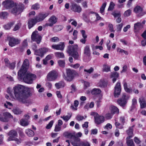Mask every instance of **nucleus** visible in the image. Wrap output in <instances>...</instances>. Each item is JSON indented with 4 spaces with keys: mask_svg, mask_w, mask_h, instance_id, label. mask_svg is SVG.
<instances>
[{
    "mask_svg": "<svg viewBox=\"0 0 146 146\" xmlns=\"http://www.w3.org/2000/svg\"><path fill=\"white\" fill-rule=\"evenodd\" d=\"M14 94L16 99L23 103L26 102V99L31 96L30 90L21 85H18L13 88Z\"/></svg>",
    "mask_w": 146,
    "mask_h": 146,
    "instance_id": "f257e3e1",
    "label": "nucleus"
},
{
    "mask_svg": "<svg viewBox=\"0 0 146 146\" xmlns=\"http://www.w3.org/2000/svg\"><path fill=\"white\" fill-rule=\"evenodd\" d=\"M22 78L21 79L19 78V76L18 75L19 80L20 81L23 80L25 82L29 84H32L33 81L36 78V76L35 74L28 73L27 72L24 74L22 73Z\"/></svg>",
    "mask_w": 146,
    "mask_h": 146,
    "instance_id": "f03ea898",
    "label": "nucleus"
},
{
    "mask_svg": "<svg viewBox=\"0 0 146 146\" xmlns=\"http://www.w3.org/2000/svg\"><path fill=\"white\" fill-rule=\"evenodd\" d=\"M66 76H63V78L68 81H71L74 79L76 76H78V73L75 70L69 68L66 69Z\"/></svg>",
    "mask_w": 146,
    "mask_h": 146,
    "instance_id": "7ed1b4c3",
    "label": "nucleus"
},
{
    "mask_svg": "<svg viewBox=\"0 0 146 146\" xmlns=\"http://www.w3.org/2000/svg\"><path fill=\"white\" fill-rule=\"evenodd\" d=\"M7 134L9 136L7 139L8 141H15L17 144L21 143V141L16 137L17 136L18 134L15 130H11Z\"/></svg>",
    "mask_w": 146,
    "mask_h": 146,
    "instance_id": "20e7f679",
    "label": "nucleus"
},
{
    "mask_svg": "<svg viewBox=\"0 0 146 146\" xmlns=\"http://www.w3.org/2000/svg\"><path fill=\"white\" fill-rule=\"evenodd\" d=\"M29 65V63L28 60L25 59L23 62L21 69L18 73V74L19 76V78L21 79L22 78V73H23L24 74L27 72Z\"/></svg>",
    "mask_w": 146,
    "mask_h": 146,
    "instance_id": "39448f33",
    "label": "nucleus"
},
{
    "mask_svg": "<svg viewBox=\"0 0 146 146\" xmlns=\"http://www.w3.org/2000/svg\"><path fill=\"white\" fill-rule=\"evenodd\" d=\"M58 76V72L56 70H52L48 73L47 76V79L49 81H54L57 79Z\"/></svg>",
    "mask_w": 146,
    "mask_h": 146,
    "instance_id": "423d86ee",
    "label": "nucleus"
},
{
    "mask_svg": "<svg viewBox=\"0 0 146 146\" xmlns=\"http://www.w3.org/2000/svg\"><path fill=\"white\" fill-rule=\"evenodd\" d=\"M31 39L32 40L35 41L38 44H39L41 41L42 37L39 35L38 31H35L33 32L31 36Z\"/></svg>",
    "mask_w": 146,
    "mask_h": 146,
    "instance_id": "0eeeda50",
    "label": "nucleus"
},
{
    "mask_svg": "<svg viewBox=\"0 0 146 146\" xmlns=\"http://www.w3.org/2000/svg\"><path fill=\"white\" fill-rule=\"evenodd\" d=\"M127 98H126V94L125 93L122 94L121 98L118 99L117 102L120 106L124 107L126 105L127 103Z\"/></svg>",
    "mask_w": 146,
    "mask_h": 146,
    "instance_id": "6e6552de",
    "label": "nucleus"
},
{
    "mask_svg": "<svg viewBox=\"0 0 146 146\" xmlns=\"http://www.w3.org/2000/svg\"><path fill=\"white\" fill-rule=\"evenodd\" d=\"M134 11L139 17H141L146 13L145 11H143V8L140 6H137L134 9Z\"/></svg>",
    "mask_w": 146,
    "mask_h": 146,
    "instance_id": "1a4fd4ad",
    "label": "nucleus"
},
{
    "mask_svg": "<svg viewBox=\"0 0 146 146\" xmlns=\"http://www.w3.org/2000/svg\"><path fill=\"white\" fill-rule=\"evenodd\" d=\"M121 91V85L120 82H118L114 87V94L115 98H117L119 96Z\"/></svg>",
    "mask_w": 146,
    "mask_h": 146,
    "instance_id": "9d476101",
    "label": "nucleus"
},
{
    "mask_svg": "<svg viewBox=\"0 0 146 146\" xmlns=\"http://www.w3.org/2000/svg\"><path fill=\"white\" fill-rule=\"evenodd\" d=\"M9 44L11 47L19 44L20 42V40L14 37H9Z\"/></svg>",
    "mask_w": 146,
    "mask_h": 146,
    "instance_id": "9b49d317",
    "label": "nucleus"
},
{
    "mask_svg": "<svg viewBox=\"0 0 146 146\" xmlns=\"http://www.w3.org/2000/svg\"><path fill=\"white\" fill-rule=\"evenodd\" d=\"M49 50V49L45 47L42 48L38 50V51H36L35 55L40 56L42 57L44 54L47 52Z\"/></svg>",
    "mask_w": 146,
    "mask_h": 146,
    "instance_id": "f8f14e48",
    "label": "nucleus"
},
{
    "mask_svg": "<svg viewBox=\"0 0 146 146\" xmlns=\"http://www.w3.org/2000/svg\"><path fill=\"white\" fill-rule=\"evenodd\" d=\"M49 15V13H40L38 16H36L35 17L36 18V21L38 22L42 21L47 17Z\"/></svg>",
    "mask_w": 146,
    "mask_h": 146,
    "instance_id": "ddd939ff",
    "label": "nucleus"
},
{
    "mask_svg": "<svg viewBox=\"0 0 146 146\" xmlns=\"http://www.w3.org/2000/svg\"><path fill=\"white\" fill-rule=\"evenodd\" d=\"M2 5L5 9H8L13 7L14 3L12 1L7 0L3 2Z\"/></svg>",
    "mask_w": 146,
    "mask_h": 146,
    "instance_id": "4468645a",
    "label": "nucleus"
},
{
    "mask_svg": "<svg viewBox=\"0 0 146 146\" xmlns=\"http://www.w3.org/2000/svg\"><path fill=\"white\" fill-rule=\"evenodd\" d=\"M48 23H46L45 25L50 27H52L57 21V18L54 16H52L48 19Z\"/></svg>",
    "mask_w": 146,
    "mask_h": 146,
    "instance_id": "2eb2a0df",
    "label": "nucleus"
},
{
    "mask_svg": "<svg viewBox=\"0 0 146 146\" xmlns=\"http://www.w3.org/2000/svg\"><path fill=\"white\" fill-rule=\"evenodd\" d=\"M3 115L4 117H3L2 116L0 115V120L3 122H7L8 121V118H13V116L11 114L8 112H5L3 113Z\"/></svg>",
    "mask_w": 146,
    "mask_h": 146,
    "instance_id": "dca6fc26",
    "label": "nucleus"
},
{
    "mask_svg": "<svg viewBox=\"0 0 146 146\" xmlns=\"http://www.w3.org/2000/svg\"><path fill=\"white\" fill-rule=\"evenodd\" d=\"M78 46L77 44L69 46L68 47L67 52L70 55L77 51Z\"/></svg>",
    "mask_w": 146,
    "mask_h": 146,
    "instance_id": "f3484780",
    "label": "nucleus"
},
{
    "mask_svg": "<svg viewBox=\"0 0 146 146\" xmlns=\"http://www.w3.org/2000/svg\"><path fill=\"white\" fill-rule=\"evenodd\" d=\"M64 47V43L63 42H61L58 44H53L52 46V48L61 50H63Z\"/></svg>",
    "mask_w": 146,
    "mask_h": 146,
    "instance_id": "a211bd4d",
    "label": "nucleus"
},
{
    "mask_svg": "<svg viewBox=\"0 0 146 146\" xmlns=\"http://www.w3.org/2000/svg\"><path fill=\"white\" fill-rule=\"evenodd\" d=\"M94 119L95 123L98 125L104 121L105 117L103 116L100 115L98 114L95 117Z\"/></svg>",
    "mask_w": 146,
    "mask_h": 146,
    "instance_id": "6ab92c4d",
    "label": "nucleus"
},
{
    "mask_svg": "<svg viewBox=\"0 0 146 146\" xmlns=\"http://www.w3.org/2000/svg\"><path fill=\"white\" fill-rule=\"evenodd\" d=\"M72 10L74 12L80 13L82 11V8L79 5L74 3L72 6Z\"/></svg>",
    "mask_w": 146,
    "mask_h": 146,
    "instance_id": "aec40b11",
    "label": "nucleus"
},
{
    "mask_svg": "<svg viewBox=\"0 0 146 146\" xmlns=\"http://www.w3.org/2000/svg\"><path fill=\"white\" fill-rule=\"evenodd\" d=\"M134 125L129 127L128 130L126 131L127 134L129 136L127 137L126 139H129L133 136V128Z\"/></svg>",
    "mask_w": 146,
    "mask_h": 146,
    "instance_id": "412c9836",
    "label": "nucleus"
},
{
    "mask_svg": "<svg viewBox=\"0 0 146 146\" xmlns=\"http://www.w3.org/2000/svg\"><path fill=\"white\" fill-rule=\"evenodd\" d=\"M84 53L86 56L89 57L91 54V51L90 46L86 45L84 48Z\"/></svg>",
    "mask_w": 146,
    "mask_h": 146,
    "instance_id": "4be33fe9",
    "label": "nucleus"
},
{
    "mask_svg": "<svg viewBox=\"0 0 146 146\" xmlns=\"http://www.w3.org/2000/svg\"><path fill=\"white\" fill-rule=\"evenodd\" d=\"M38 22L36 21V18L34 19H30L28 22V26L29 29L32 27L35 24Z\"/></svg>",
    "mask_w": 146,
    "mask_h": 146,
    "instance_id": "5701e85b",
    "label": "nucleus"
},
{
    "mask_svg": "<svg viewBox=\"0 0 146 146\" xmlns=\"http://www.w3.org/2000/svg\"><path fill=\"white\" fill-rule=\"evenodd\" d=\"M119 76V74L116 72H111L110 75L113 83L115 82Z\"/></svg>",
    "mask_w": 146,
    "mask_h": 146,
    "instance_id": "b1692460",
    "label": "nucleus"
},
{
    "mask_svg": "<svg viewBox=\"0 0 146 146\" xmlns=\"http://www.w3.org/2000/svg\"><path fill=\"white\" fill-rule=\"evenodd\" d=\"M143 27V25L140 22H138L134 25V29L135 30L137 31L140 30Z\"/></svg>",
    "mask_w": 146,
    "mask_h": 146,
    "instance_id": "393cba45",
    "label": "nucleus"
},
{
    "mask_svg": "<svg viewBox=\"0 0 146 146\" xmlns=\"http://www.w3.org/2000/svg\"><path fill=\"white\" fill-rule=\"evenodd\" d=\"M110 67V66L108 65L107 64H105L103 65L102 70L103 72H110L111 71Z\"/></svg>",
    "mask_w": 146,
    "mask_h": 146,
    "instance_id": "a878e982",
    "label": "nucleus"
},
{
    "mask_svg": "<svg viewBox=\"0 0 146 146\" xmlns=\"http://www.w3.org/2000/svg\"><path fill=\"white\" fill-rule=\"evenodd\" d=\"M107 83L104 80H101L98 84V86L100 87L104 88L106 87Z\"/></svg>",
    "mask_w": 146,
    "mask_h": 146,
    "instance_id": "bb28decb",
    "label": "nucleus"
},
{
    "mask_svg": "<svg viewBox=\"0 0 146 146\" xmlns=\"http://www.w3.org/2000/svg\"><path fill=\"white\" fill-rule=\"evenodd\" d=\"M101 92V90L100 89L95 88L92 90L91 93L93 95L96 96L100 94Z\"/></svg>",
    "mask_w": 146,
    "mask_h": 146,
    "instance_id": "cd10ccee",
    "label": "nucleus"
},
{
    "mask_svg": "<svg viewBox=\"0 0 146 146\" xmlns=\"http://www.w3.org/2000/svg\"><path fill=\"white\" fill-rule=\"evenodd\" d=\"M25 132L27 135L29 137H33L35 134L34 131L29 129H26Z\"/></svg>",
    "mask_w": 146,
    "mask_h": 146,
    "instance_id": "c85d7f7f",
    "label": "nucleus"
},
{
    "mask_svg": "<svg viewBox=\"0 0 146 146\" xmlns=\"http://www.w3.org/2000/svg\"><path fill=\"white\" fill-rule=\"evenodd\" d=\"M111 112L113 114L115 113H118L119 110L116 107L113 106H111Z\"/></svg>",
    "mask_w": 146,
    "mask_h": 146,
    "instance_id": "c756f323",
    "label": "nucleus"
},
{
    "mask_svg": "<svg viewBox=\"0 0 146 146\" xmlns=\"http://www.w3.org/2000/svg\"><path fill=\"white\" fill-rule=\"evenodd\" d=\"M8 15L7 12H2L0 13V18L1 19H5L7 18Z\"/></svg>",
    "mask_w": 146,
    "mask_h": 146,
    "instance_id": "7c9ffc66",
    "label": "nucleus"
},
{
    "mask_svg": "<svg viewBox=\"0 0 146 146\" xmlns=\"http://www.w3.org/2000/svg\"><path fill=\"white\" fill-rule=\"evenodd\" d=\"M94 70V68L91 67L88 70H86V69H84V74L86 75H89L90 74L92 73Z\"/></svg>",
    "mask_w": 146,
    "mask_h": 146,
    "instance_id": "2f4dec72",
    "label": "nucleus"
},
{
    "mask_svg": "<svg viewBox=\"0 0 146 146\" xmlns=\"http://www.w3.org/2000/svg\"><path fill=\"white\" fill-rule=\"evenodd\" d=\"M16 6L18 9V10L19 13L21 12L24 9V5L22 3H19L18 4H16Z\"/></svg>",
    "mask_w": 146,
    "mask_h": 146,
    "instance_id": "473e14b6",
    "label": "nucleus"
},
{
    "mask_svg": "<svg viewBox=\"0 0 146 146\" xmlns=\"http://www.w3.org/2000/svg\"><path fill=\"white\" fill-rule=\"evenodd\" d=\"M63 28V26L61 25H57L55 26L53 28L55 32H57L61 30Z\"/></svg>",
    "mask_w": 146,
    "mask_h": 146,
    "instance_id": "72a5a7b5",
    "label": "nucleus"
},
{
    "mask_svg": "<svg viewBox=\"0 0 146 146\" xmlns=\"http://www.w3.org/2000/svg\"><path fill=\"white\" fill-rule=\"evenodd\" d=\"M107 5V3L106 2L104 3L101 6L100 9V12L102 14L104 15V12L105 9Z\"/></svg>",
    "mask_w": 146,
    "mask_h": 146,
    "instance_id": "f704fd0d",
    "label": "nucleus"
},
{
    "mask_svg": "<svg viewBox=\"0 0 146 146\" xmlns=\"http://www.w3.org/2000/svg\"><path fill=\"white\" fill-rule=\"evenodd\" d=\"M55 85L56 88L59 89L64 86V83L62 81H60L58 83H56Z\"/></svg>",
    "mask_w": 146,
    "mask_h": 146,
    "instance_id": "c9c22d12",
    "label": "nucleus"
},
{
    "mask_svg": "<svg viewBox=\"0 0 146 146\" xmlns=\"http://www.w3.org/2000/svg\"><path fill=\"white\" fill-rule=\"evenodd\" d=\"M56 56L58 58H63L64 57V55L62 52H58L55 53Z\"/></svg>",
    "mask_w": 146,
    "mask_h": 146,
    "instance_id": "e433bc0d",
    "label": "nucleus"
},
{
    "mask_svg": "<svg viewBox=\"0 0 146 146\" xmlns=\"http://www.w3.org/2000/svg\"><path fill=\"white\" fill-rule=\"evenodd\" d=\"M137 105V101L134 98L132 100V104L131 106V108L130 111H132V109L135 108Z\"/></svg>",
    "mask_w": 146,
    "mask_h": 146,
    "instance_id": "4c0bfd02",
    "label": "nucleus"
},
{
    "mask_svg": "<svg viewBox=\"0 0 146 146\" xmlns=\"http://www.w3.org/2000/svg\"><path fill=\"white\" fill-rule=\"evenodd\" d=\"M70 55L72 56L75 60H78L80 58V56L77 51L73 53Z\"/></svg>",
    "mask_w": 146,
    "mask_h": 146,
    "instance_id": "58836bf2",
    "label": "nucleus"
},
{
    "mask_svg": "<svg viewBox=\"0 0 146 146\" xmlns=\"http://www.w3.org/2000/svg\"><path fill=\"white\" fill-rule=\"evenodd\" d=\"M139 100L141 108H145L146 106V103L145 101L143 99L141 100L140 98H139Z\"/></svg>",
    "mask_w": 146,
    "mask_h": 146,
    "instance_id": "ea45409f",
    "label": "nucleus"
},
{
    "mask_svg": "<svg viewBox=\"0 0 146 146\" xmlns=\"http://www.w3.org/2000/svg\"><path fill=\"white\" fill-rule=\"evenodd\" d=\"M12 111L16 115L20 114L22 112V111H21V110L18 108L13 109Z\"/></svg>",
    "mask_w": 146,
    "mask_h": 146,
    "instance_id": "a19ab883",
    "label": "nucleus"
},
{
    "mask_svg": "<svg viewBox=\"0 0 146 146\" xmlns=\"http://www.w3.org/2000/svg\"><path fill=\"white\" fill-rule=\"evenodd\" d=\"M124 88L125 90L127 92L130 93L131 91V90L128 88L127 87V83L125 81H124L123 83Z\"/></svg>",
    "mask_w": 146,
    "mask_h": 146,
    "instance_id": "79ce46f5",
    "label": "nucleus"
},
{
    "mask_svg": "<svg viewBox=\"0 0 146 146\" xmlns=\"http://www.w3.org/2000/svg\"><path fill=\"white\" fill-rule=\"evenodd\" d=\"M64 135L66 137L69 138H73L74 135L72 133L68 132H65L64 133Z\"/></svg>",
    "mask_w": 146,
    "mask_h": 146,
    "instance_id": "37998d69",
    "label": "nucleus"
},
{
    "mask_svg": "<svg viewBox=\"0 0 146 146\" xmlns=\"http://www.w3.org/2000/svg\"><path fill=\"white\" fill-rule=\"evenodd\" d=\"M126 143L128 146H135V145L132 139H127Z\"/></svg>",
    "mask_w": 146,
    "mask_h": 146,
    "instance_id": "c03bdc74",
    "label": "nucleus"
},
{
    "mask_svg": "<svg viewBox=\"0 0 146 146\" xmlns=\"http://www.w3.org/2000/svg\"><path fill=\"white\" fill-rule=\"evenodd\" d=\"M111 14L113 15L115 17H120L121 14L119 11H114Z\"/></svg>",
    "mask_w": 146,
    "mask_h": 146,
    "instance_id": "a18cd8bd",
    "label": "nucleus"
},
{
    "mask_svg": "<svg viewBox=\"0 0 146 146\" xmlns=\"http://www.w3.org/2000/svg\"><path fill=\"white\" fill-rule=\"evenodd\" d=\"M113 114L110 111L107 113L105 115V118L107 119H109L112 118Z\"/></svg>",
    "mask_w": 146,
    "mask_h": 146,
    "instance_id": "49530a36",
    "label": "nucleus"
},
{
    "mask_svg": "<svg viewBox=\"0 0 146 146\" xmlns=\"http://www.w3.org/2000/svg\"><path fill=\"white\" fill-rule=\"evenodd\" d=\"M81 146H90V143L87 141H82L80 142Z\"/></svg>",
    "mask_w": 146,
    "mask_h": 146,
    "instance_id": "de8ad7c7",
    "label": "nucleus"
},
{
    "mask_svg": "<svg viewBox=\"0 0 146 146\" xmlns=\"http://www.w3.org/2000/svg\"><path fill=\"white\" fill-rule=\"evenodd\" d=\"M18 10L16 5H15V6L12 9L11 12L13 14H16L17 13H19Z\"/></svg>",
    "mask_w": 146,
    "mask_h": 146,
    "instance_id": "09e8293b",
    "label": "nucleus"
},
{
    "mask_svg": "<svg viewBox=\"0 0 146 146\" xmlns=\"http://www.w3.org/2000/svg\"><path fill=\"white\" fill-rule=\"evenodd\" d=\"M21 124L23 126H26L28 125L29 124L27 119H22L20 121Z\"/></svg>",
    "mask_w": 146,
    "mask_h": 146,
    "instance_id": "8fccbe9b",
    "label": "nucleus"
},
{
    "mask_svg": "<svg viewBox=\"0 0 146 146\" xmlns=\"http://www.w3.org/2000/svg\"><path fill=\"white\" fill-rule=\"evenodd\" d=\"M74 141L71 142L72 144L73 143H76V144H78V142H79L80 141V139L78 137H75V136L73 138Z\"/></svg>",
    "mask_w": 146,
    "mask_h": 146,
    "instance_id": "3c124183",
    "label": "nucleus"
},
{
    "mask_svg": "<svg viewBox=\"0 0 146 146\" xmlns=\"http://www.w3.org/2000/svg\"><path fill=\"white\" fill-rule=\"evenodd\" d=\"M115 5V4L113 2H111L109 8L108 9V11H110L114 9Z\"/></svg>",
    "mask_w": 146,
    "mask_h": 146,
    "instance_id": "603ef678",
    "label": "nucleus"
},
{
    "mask_svg": "<svg viewBox=\"0 0 146 146\" xmlns=\"http://www.w3.org/2000/svg\"><path fill=\"white\" fill-rule=\"evenodd\" d=\"M115 125L116 126V127L117 128L120 129H121L123 128V125H121L119 123L116 122L115 123Z\"/></svg>",
    "mask_w": 146,
    "mask_h": 146,
    "instance_id": "864d4df0",
    "label": "nucleus"
},
{
    "mask_svg": "<svg viewBox=\"0 0 146 146\" xmlns=\"http://www.w3.org/2000/svg\"><path fill=\"white\" fill-rule=\"evenodd\" d=\"M31 8L34 10H38L40 8L39 5L37 3H35L32 5Z\"/></svg>",
    "mask_w": 146,
    "mask_h": 146,
    "instance_id": "5fc2aeb1",
    "label": "nucleus"
},
{
    "mask_svg": "<svg viewBox=\"0 0 146 146\" xmlns=\"http://www.w3.org/2000/svg\"><path fill=\"white\" fill-rule=\"evenodd\" d=\"M21 26V24L19 22L18 23L15 25L14 28L13 29V31H16L18 30L19 29Z\"/></svg>",
    "mask_w": 146,
    "mask_h": 146,
    "instance_id": "6e6d98bb",
    "label": "nucleus"
},
{
    "mask_svg": "<svg viewBox=\"0 0 146 146\" xmlns=\"http://www.w3.org/2000/svg\"><path fill=\"white\" fill-rule=\"evenodd\" d=\"M50 40L51 42H58L59 40V39L58 37L55 36L51 38Z\"/></svg>",
    "mask_w": 146,
    "mask_h": 146,
    "instance_id": "4d7b16f0",
    "label": "nucleus"
},
{
    "mask_svg": "<svg viewBox=\"0 0 146 146\" xmlns=\"http://www.w3.org/2000/svg\"><path fill=\"white\" fill-rule=\"evenodd\" d=\"M59 65L62 67H64L65 66V62L64 60H59L58 61Z\"/></svg>",
    "mask_w": 146,
    "mask_h": 146,
    "instance_id": "13d9d810",
    "label": "nucleus"
},
{
    "mask_svg": "<svg viewBox=\"0 0 146 146\" xmlns=\"http://www.w3.org/2000/svg\"><path fill=\"white\" fill-rule=\"evenodd\" d=\"M131 13V10L130 9H128L125 11L124 15L125 17H128L130 15Z\"/></svg>",
    "mask_w": 146,
    "mask_h": 146,
    "instance_id": "bf43d9fd",
    "label": "nucleus"
},
{
    "mask_svg": "<svg viewBox=\"0 0 146 146\" xmlns=\"http://www.w3.org/2000/svg\"><path fill=\"white\" fill-rule=\"evenodd\" d=\"M54 123V121L53 120L51 121L47 125L46 128L47 129H50Z\"/></svg>",
    "mask_w": 146,
    "mask_h": 146,
    "instance_id": "052dcab7",
    "label": "nucleus"
},
{
    "mask_svg": "<svg viewBox=\"0 0 146 146\" xmlns=\"http://www.w3.org/2000/svg\"><path fill=\"white\" fill-rule=\"evenodd\" d=\"M76 119L78 121H80L82 120V119H85V118H84L83 116H81L80 115H77Z\"/></svg>",
    "mask_w": 146,
    "mask_h": 146,
    "instance_id": "680f3d73",
    "label": "nucleus"
},
{
    "mask_svg": "<svg viewBox=\"0 0 146 146\" xmlns=\"http://www.w3.org/2000/svg\"><path fill=\"white\" fill-rule=\"evenodd\" d=\"M61 129L60 126L56 125L55 126L54 131L55 132H58L60 131Z\"/></svg>",
    "mask_w": 146,
    "mask_h": 146,
    "instance_id": "e2e57ef3",
    "label": "nucleus"
},
{
    "mask_svg": "<svg viewBox=\"0 0 146 146\" xmlns=\"http://www.w3.org/2000/svg\"><path fill=\"white\" fill-rule=\"evenodd\" d=\"M80 32L83 38H87V35L86 34V32L84 30H82L80 31Z\"/></svg>",
    "mask_w": 146,
    "mask_h": 146,
    "instance_id": "0e129e2a",
    "label": "nucleus"
},
{
    "mask_svg": "<svg viewBox=\"0 0 146 146\" xmlns=\"http://www.w3.org/2000/svg\"><path fill=\"white\" fill-rule=\"evenodd\" d=\"M123 24L121 23L117 26V30L118 31H120L123 26Z\"/></svg>",
    "mask_w": 146,
    "mask_h": 146,
    "instance_id": "69168bd1",
    "label": "nucleus"
},
{
    "mask_svg": "<svg viewBox=\"0 0 146 146\" xmlns=\"http://www.w3.org/2000/svg\"><path fill=\"white\" fill-rule=\"evenodd\" d=\"M71 115L69 117L68 115L65 116H63L61 117V118H62L64 120L67 121L71 117Z\"/></svg>",
    "mask_w": 146,
    "mask_h": 146,
    "instance_id": "338daca9",
    "label": "nucleus"
},
{
    "mask_svg": "<svg viewBox=\"0 0 146 146\" xmlns=\"http://www.w3.org/2000/svg\"><path fill=\"white\" fill-rule=\"evenodd\" d=\"M109 27V30L111 32H114V31L113 30V25L111 24H110L108 25Z\"/></svg>",
    "mask_w": 146,
    "mask_h": 146,
    "instance_id": "774afa93",
    "label": "nucleus"
}]
</instances>
